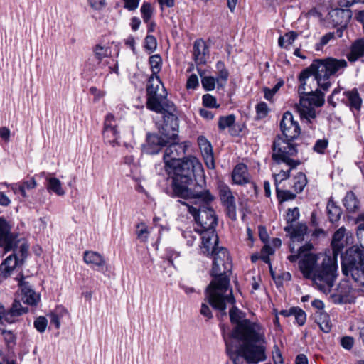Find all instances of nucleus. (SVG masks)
Segmentation results:
<instances>
[{
	"label": "nucleus",
	"instance_id": "obj_45",
	"mask_svg": "<svg viewBox=\"0 0 364 364\" xmlns=\"http://www.w3.org/2000/svg\"><path fill=\"white\" fill-rule=\"evenodd\" d=\"M303 107V109L300 112L301 118L305 119L309 122H311V119H314L316 118V109L310 105L306 104L301 105Z\"/></svg>",
	"mask_w": 364,
	"mask_h": 364
},
{
	"label": "nucleus",
	"instance_id": "obj_20",
	"mask_svg": "<svg viewBox=\"0 0 364 364\" xmlns=\"http://www.w3.org/2000/svg\"><path fill=\"white\" fill-rule=\"evenodd\" d=\"M84 262L97 271H102L106 264L104 257L95 251L87 250L83 254Z\"/></svg>",
	"mask_w": 364,
	"mask_h": 364
},
{
	"label": "nucleus",
	"instance_id": "obj_38",
	"mask_svg": "<svg viewBox=\"0 0 364 364\" xmlns=\"http://www.w3.org/2000/svg\"><path fill=\"white\" fill-rule=\"evenodd\" d=\"M103 138L106 143L109 144L112 146L118 144V139L119 138V133L117 128H112L107 130H103Z\"/></svg>",
	"mask_w": 364,
	"mask_h": 364
},
{
	"label": "nucleus",
	"instance_id": "obj_7",
	"mask_svg": "<svg viewBox=\"0 0 364 364\" xmlns=\"http://www.w3.org/2000/svg\"><path fill=\"white\" fill-rule=\"evenodd\" d=\"M279 129L281 134H277L272 142V149L275 146H287L288 145L297 144L295 141L301 134V127L297 120H295L290 111H286L282 114L279 122Z\"/></svg>",
	"mask_w": 364,
	"mask_h": 364
},
{
	"label": "nucleus",
	"instance_id": "obj_15",
	"mask_svg": "<svg viewBox=\"0 0 364 364\" xmlns=\"http://www.w3.org/2000/svg\"><path fill=\"white\" fill-rule=\"evenodd\" d=\"M318 255L309 252L299 259L298 265L303 277L308 279H315V272L318 265Z\"/></svg>",
	"mask_w": 364,
	"mask_h": 364
},
{
	"label": "nucleus",
	"instance_id": "obj_43",
	"mask_svg": "<svg viewBox=\"0 0 364 364\" xmlns=\"http://www.w3.org/2000/svg\"><path fill=\"white\" fill-rule=\"evenodd\" d=\"M331 247L332 250V255L325 256L330 257L333 261L337 262L338 255H341V254L343 253V250L345 247L344 242H331Z\"/></svg>",
	"mask_w": 364,
	"mask_h": 364
},
{
	"label": "nucleus",
	"instance_id": "obj_58",
	"mask_svg": "<svg viewBox=\"0 0 364 364\" xmlns=\"http://www.w3.org/2000/svg\"><path fill=\"white\" fill-rule=\"evenodd\" d=\"M313 77L317 84V88L316 90H320L325 93V92H327L332 85V83L329 80H324V78L321 77L318 80V77H317V76Z\"/></svg>",
	"mask_w": 364,
	"mask_h": 364
},
{
	"label": "nucleus",
	"instance_id": "obj_64",
	"mask_svg": "<svg viewBox=\"0 0 364 364\" xmlns=\"http://www.w3.org/2000/svg\"><path fill=\"white\" fill-rule=\"evenodd\" d=\"M115 123V117L112 113H108L105 119L104 129L107 130L117 127Z\"/></svg>",
	"mask_w": 364,
	"mask_h": 364
},
{
	"label": "nucleus",
	"instance_id": "obj_62",
	"mask_svg": "<svg viewBox=\"0 0 364 364\" xmlns=\"http://www.w3.org/2000/svg\"><path fill=\"white\" fill-rule=\"evenodd\" d=\"M290 176L291 171L289 170V168L287 171L281 170L277 174H275L274 176L276 187L278 186L279 183H281L283 181L289 178Z\"/></svg>",
	"mask_w": 364,
	"mask_h": 364
},
{
	"label": "nucleus",
	"instance_id": "obj_61",
	"mask_svg": "<svg viewBox=\"0 0 364 364\" xmlns=\"http://www.w3.org/2000/svg\"><path fill=\"white\" fill-rule=\"evenodd\" d=\"M203 105L206 107H218L216 98L210 94H205L202 97Z\"/></svg>",
	"mask_w": 364,
	"mask_h": 364
},
{
	"label": "nucleus",
	"instance_id": "obj_60",
	"mask_svg": "<svg viewBox=\"0 0 364 364\" xmlns=\"http://www.w3.org/2000/svg\"><path fill=\"white\" fill-rule=\"evenodd\" d=\"M354 338L350 336H343L340 340L341 346L346 350H350L354 346Z\"/></svg>",
	"mask_w": 364,
	"mask_h": 364
},
{
	"label": "nucleus",
	"instance_id": "obj_36",
	"mask_svg": "<svg viewBox=\"0 0 364 364\" xmlns=\"http://www.w3.org/2000/svg\"><path fill=\"white\" fill-rule=\"evenodd\" d=\"M216 71L218 74L217 77V83L219 87H223L224 85L226 83L228 77H229V73L228 70L225 68V65L223 62L218 61L216 63Z\"/></svg>",
	"mask_w": 364,
	"mask_h": 364
},
{
	"label": "nucleus",
	"instance_id": "obj_39",
	"mask_svg": "<svg viewBox=\"0 0 364 364\" xmlns=\"http://www.w3.org/2000/svg\"><path fill=\"white\" fill-rule=\"evenodd\" d=\"M46 181L48 182L47 188L49 191H52L58 196H63L65 194V191L62 188V183L59 179L52 177L47 178Z\"/></svg>",
	"mask_w": 364,
	"mask_h": 364
},
{
	"label": "nucleus",
	"instance_id": "obj_4",
	"mask_svg": "<svg viewBox=\"0 0 364 364\" xmlns=\"http://www.w3.org/2000/svg\"><path fill=\"white\" fill-rule=\"evenodd\" d=\"M342 274L351 278L360 287H364V247L353 245L341 256Z\"/></svg>",
	"mask_w": 364,
	"mask_h": 364
},
{
	"label": "nucleus",
	"instance_id": "obj_52",
	"mask_svg": "<svg viewBox=\"0 0 364 364\" xmlns=\"http://www.w3.org/2000/svg\"><path fill=\"white\" fill-rule=\"evenodd\" d=\"M1 333L8 348H12L15 346L16 337L11 331L2 329Z\"/></svg>",
	"mask_w": 364,
	"mask_h": 364
},
{
	"label": "nucleus",
	"instance_id": "obj_31",
	"mask_svg": "<svg viewBox=\"0 0 364 364\" xmlns=\"http://www.w3.org/2000/svg\"><path fill=\"white\" fill-rule=\"evenodd\" d=\"M343 204L348 213H355L359 208L360 202L355 194L350 191L343 199Z\"/></svg>",
	"mask_w": 364,
	"mask_h": 364
},
{
	"label": "nucleus",
	"instance_id": "obj_30",
	"mask_svg": "<svg viewBox=\"0 0 364 364\" xmlns=\"http://www.w3.org/2000/svg\"><path fill=\"white\" fill-rule=\"evenodd\" d=\"M267 343L265 328L259 323L252 321V343Z\"/></svg>",
	"mask_w": 364,
	"mask_h": 364
},
{
	"label": "nucleus",
	"instance_id": "obj_24",
	"mask_svg": "<svg viewBox=\"0 0 364 364\" xmlns=\"http://www.w3.org/2000/svg\"><path fill=\"white\" fill-rule=\"evenodd\" d=\"M363 57H364V38H360L351 44L346 58L349 62L354 63Z\"/></svg>",
	"mask_w": 364,
	"mask_h": 364
},
{
	"label": "nucleus",
	"instance_id": "obj_3",
	"mask_svg": "<svg viewBox=\"0 0 364 364\" xmlns=\"http://www.w3.org/2000/svg\"><path fill=\"white\" fill-rule=\"evenodd\" d=\"M166 166L172 169V181L173 193L177 188L189 185L196 175L202 174L203 168L201 163L194 156L184 158L178 161L168 162Z\"/></svg>",
	"mask_w": 364,
	"mask_h": 364
},
{
	"label": "nucleus",
	"instance_id": "obj_27",
	"mask_svg": "<svg viewBox=\"0 0 364 364\" xmlns=\"http://www.w3.org/2000/svg\"><path fill=\"white\" fill-rule=\"evenodd\" d=\"M326 212L328 220L331 223L338 222L343 213L341 208L336 204L332 198H330L327 203Z\"/></svg>",
	"mask_w": 364,
	"mask_h": 364
},
{
	"label": "nucleus",
	"instance_id": "obj_56",
	"mask_svg": "<svg viewBox=\"0 0 364 364\" xmlns=\"http://www.w3.org/2000/svg\"><path fill=\"white\" fill-rule=\"evenodd\" d=\"M48 320L44 316H39L34 321L33 326L39 333H43L47 327Z\"/></svg>",
	"mask_w": 364,
	"mask_h": 364
},
{
	"label": "nucleus",
	"instance_id": "obj_44",
	"mask_svg": "<svg viewBox=\"0 0 364 364\" xmlns=\"http://www.w3.org/2000/svg\"><path fill=\"white\" fill-rule=\"evenodd\" d=\"M16 186H18L17 190L21 194V196L23 197H26V188L29 190V189H33V188H36V180L34 179V178L31 177L26 181H23L19 183Z\"/></svg>",
	"mask_w": 364,
	"mask_h": 364
},
{
	"label": "nucleus",
	"instance_id": "obj_35",
	"mask_svg": "<svg viewBox=\"0 0 364 364\" xmlns=\"http://www.w3.org/2000/svg\"><path fill=\"white\" fill-rule=\"evenodd\" d=\"M298 36L299 34L294 31L287 32L284 36L279 37L278 45L282 48L289 50V46L293 44Z\"/></svg>",
	"mask_w": 364,
	"mask_h": 364
},
{
	"label": "nucleus",
	"instance_id": "obj_18",
	"mask_svg": "<svg viewBox=\"0 0 364 364\" xmlns=\"http://www.w3.org/2000/svg\"><path fill=\"white\" fill-rule=\"evenodd\" d=\"M202 245L201 250L204 255H213L215 250H220L218 246L219 239L215 231L200 233Z\"/></svg>",
	"mask_w": 364,
	"mask_h": 364
},
{
	"label": "nucleus",
	"instance_id": "obj_32",
	"mask_svg": "<svg viewBox=\"0 0 364 364\" xmlns=\"http://www.w3.org/2000/svg\"><path fill=\"white\" fill-rule=\"evenodd\" d=\"M291 188L296 193H300L307 185L308 180L306 174L300 171L293 176Z\"/></svg>",
	"mask_w": 364,
	"mask_h": 364
},
{
	"label": "nucleus",
	"instance_id": "obj_16",
	"mask_svg": "<svg viewBox=\"0 0 364 364\" xmlns=\"http://www.w3.org/2000/svg\"><path fill=\"white\" fill-rule=\"evenodd\" d=\"M163 114L164 125L162 127V134L166 138L178 137V129L179 127L178 118L176 114V107L174 110H165Z\"/></svg>",
	"mask_w": 364,
	"mask_h": 364
},
{
	"label": "nucleus",
	"instance_id": "obj_53",
	"mask_svg": "<svg viewBox=\"0 0 364 364\" xmlns=\"http://www.w3.org/2000/svg\"><path fill=\"white\" fill-rule=\"evenodd\" d=\"M157 47L156 38L152 35H147L144 39V48L150 53L155 51Z\"/></svg>",
	"mask_w": 364,
	"mask_h": 364
},
{
	"label": "nucleus",
	"instance_id": "obj_29",
	"mask_svg": "<svg viewBox=\"0 0 364 364\" xmlns=\"http://www.w3.org/2000/svg\"><path fill=\"white\" fill-rule=\"evenodd\" d=\"M315 322L323 333H329L331 330L330 316L325 311H316Z\"/></svg>",
	"mask_w": 364,
	"mask_h": 364
},
{
	"label": "nucleus",
	"instance_id": "obj_25",
	"mask_svg": "<svg viewBox=\"0 0 364 364\" xmlns=\"http://www.w3.org/2000/svg\"><path fill=\"white\" fill-rule=\"evenodd\" d=\"M267 343H252V364L264 362L267 359Z\"/></svg>",
	"mask_w": 364,
	"mask_h": 364
},
{
	"label": "nucleus",
	"instance_id": "obj_5",
	"mask_svg": "<svg viewBox=\"0 0 364 364\" xmlns=\"http://www.w3.org/2000/svg\"><path fill=\"white\" fill-rule=\"evenodd\" d=\"M348 66L344 59H337L333 57L323 58H315L311 65L303 69L300 73L301 80H308L311 76H317L324 80H330L331 76H335L340 70H343Z\"/></svg>",
	"mask_w": 364,
	"mask_h": 364
},
{
	"label": "nucleus",
	"instance_id": "obj_26",
	"mask_svg": "<svg viewBox=\"0 0 364 364\" xmlns=\"http://www.w3.org/2000/svg\"><path fill=\"white\" fill-rule=\"evenodd\" d=\"M307 226L305 224L299 223L296 226L293 225H287L284 228V230L288 233L291 239L297 240H303L304 235L307 232Z\"/></svg>",
	"mask_w": 364,
	"mask_h": 364
},
{
	"label": "nucleus",
	"instance_id": "obj_59",
	"mask_svg": "<svg viewBox=\"0 0 364 364\" xmlns=\"http://www.w3.org/2000/svg\"><path fill=\"white\" fill-rule=\"evenodd\" d=\"M137 229H139L136 231L138 239L141 242H146L149 235L147 227L144 223H141L137 225Z\"/></svg>",
	"mask_w": 364,
	"mask_h": 364
},
{
	"label": "nucleus",
	"instance_id": "obj_6",
	"mask_svg": "<svg viewBox=\"0 0 364 364\" xmlns=\"http://www.w3.org/2000/svg\"><path fill=\"white\" fill-rule=\"evenodd\" d=\"M146 108L156 113L174 110L175 105L167 98V92L161 80L153 82L149 77L146 85Z\"/></svg>",
	"mask_w": 364,
	"mask_h": 364
},
{
	"label": "nucleus",
	"instance_id": "obj_54",
	"mask_svg": "<svg viewBox=\"0 0 364 364\" xmlns=\"http://www.w3.org/2000/svg\"><path fill=\"white\" fill-rule=\"evenodd\" d=\"M217 78L211 76H205L201 80L202 86L205 90L208 91L214 90Z\"/></svg>",
	"mask_w": 364,
	"mask_h": 364
},
{
	"label": "nucleus",
	"instance_id": "obj_8",
	"mask_svg": "<svg viewBox=\"0 0 364 364\" xmlns=\"http://www.w3.org/2000/svg\"><path fill=\"white\" fill-rule=\"evenodd\" d=\"M187 207L188 211L194 217L197 224L195 230L200 234L212 231H215V227L218 225V218L214 209L211 207V203L200 205L195 207L184 203Z\"/></svg>",
	"mask_w": 364,
	"mask_h": 364
},
{
	"label": "nucleus",
	"instance_id": "obj_10",
	"mask_svg": "<svg viewBox=\"0 0 364 364\" xmlns=\"http://www.w3.org/2000/svg\"><path fill=\"white\" fill-rule=\"evenodd\" d=\"M298 144L296 145H287V146H281L272 149V159L277 164H284L289 166V170L291 171L295 169L298 166L301 164L299 159H294L293 158L298 154Z\"/></svg>",
	"mask_w": 364,
	"mask_h": 364
},
{
	"label": "nucleus",
	"instance_id": "obj_9",
	"mask_svg": "<svg viewBox=\"0 0 364 364\" xmlns=\"http://www.w3.org/2000/svg\"><path fill=\"white\" fill-rule=\"evenodd\" d=\"M174 194L181 198L194 200L195 207L211 203L215 200V196L210 191L199 184L195 185L193 188H190L188 185H186L181 188H177V191Z\"/></svg>",
	"mask_w": 364,
	"mask_h": 364
},
{
	"label": "nucleus",
	"instance_id": "obj_1",
	"mask_svg": "<svg viewBox=\"0 0 364 364\" xmlns=\"http://www.w3.org/2000/svg\"><path fill=\"white\" fill-rule=\"evenodd\" d=\"M213 258V267L210 272L213 277L205 291L206 297L213 308L219 311L218 317L222 319L227 316L225 311L228 304L235 302L232 290L230 288V276L232 274V263L228 250L225 247L215 250Z\"/></svg>",
	"mask_w": 364,
	"mask_h": 364
},
{
	"label": "nucleus",
	"instance_id": "obj_21",
	"mask_svg": "<svg viewBox=\"0 0 364 364\" xmlns=\"http://www.w3.org/2000/svg\"><path fill=\"white\" fill-rule=\"evenodd\" d=\"M348 102L346 105L349 107L350 111L360 112L362 107L363 100L357 88H353L343 92Z\"/></svg>",
	"mask_w": 364,
	"mask_h": 364
},
{
	"label": "nucleus",
	"instance_id": "obj_42",
	"mask_svg": "<svg viewBox=\"0 0 364 364\" xmlns=\"http://www.w3.org/2000/svg\"><path fill=\"white\" fill-rule=\"evenodd\" d=\"M276 193L279 203L293 200L296 198L297 194L295 192L293 193L289 190H280L278 186L276 187Z\"/></svg>",
	"mask_w": 364,
	"mask_h": 364
},
{
	"label": "nucleus",
	"instance_id": "obj_50",
	"mask_svg": "<svg viewBox=\"0 0 364 364\" xmlns=\"http://www.w3.org/2000/svg\"><path fill=\"white\" fill-rule=\"evenodd\" d=\"M293 316H295L296 323L299 326H303L305 324L306 321V314L302 309L299 306H295Z\"/></svg>",
	"mask_w": 364,
	"mask_h": 364
},
{
	"label": "nucleus",
	"instance_id": "obj_17",
	"mask_svg": "<svg viewBox=\"0 0 364 364\" xmlns=\"http://www.w3.org/2000/svg\"><path fill=\"white\" fill-rule=\"evenodd\" d=\"M169 139L164 135L156 134H148L146 136V144L144 146L145 151L149 154H158L163 147L166 146L169 143Z\"/></svg>",
	"mask_w": 364,
	"mask_h": 364
},
{
	"label": "nucleus",
	"instance_id": "obj_48",
	"mask_svg": "<svg viewBox=\"0 0 364 364\" xmlns=\"http://www.w3.org/2000/svg\"><path fill=\"white\" fill-rule=\"evenodd\" d=\"M274 253V249L268 244L264 243V245L261 250L260 252V259L265 264H270V258L269 256Z\"/></svg>",
	"mask_w": 364,
	"mask_h": 364
},
{
	"label": "nucleus",
	"instance_id": "obj_41",
	"mask_svg": "<svg viewBox=\"0 0 364 364\" xmlns=\"http://www.w3.org/2000/svg\"><path fill=\"white\" fill-rule=\"evenodd\" d=\"M256 115L255 120L258 121L264 119L269 112V108L265 102H260L255 106Z\"/></svg>",
	"mask_w": 364,
	"mask_h": 364
},
{
	"label": "nucleus",
	"instance_id": "obj_55",
	"mask_svg": "<svg viewBox=\"0 0 364 364\" xmlns=\"http://www.w3.org/2000/svg\"><path fill=\"white\" fill-rule=\"evenodd\" d=\"M9 310H10L11 313L15 314L16 316H20L28 311V308L23 307L19 301L14 300L11 307Z\"/></svg>",
	"mask_w": 364,
	"mask_h": 364
},
{
	"label": "nucleus",
	"instance_id": "obj_51",
	"mask_svg": "<svg viewBox=\"0 0 364 364\" xmlns=\"http://www.w3.org/2000/svg\"><path fill=\"white\" fill-rule=\"evenodd\" d=\"M335 38L334 32H328L323 35L318 43L315 45V49L317 51L321 50L323 48L326 46L331 40Z\"/></svg>",
	"mask_w": 364,
	"mask_h": 364
},
{
	"label": "nucleus",
	"instance_id": "obj_2",
	"mask_svg": "<svg viewBox=\"0 0 364 364\" xmlns=\"http://www.w3.org/2000/svg\"><path fill=\"white\" fill-rule=\"evenodd\" d=\"M229 315L235 326L228 338L224 336L228 355L233 364H250V320L235 306L230 309Z\"/></svg>",
	"mask_w": 364,
	"mask_h": 364
},
{
	"label": "nucleus",
	"instance_id": "obj_28",
	"mask_svg": "<svg viewBox=\"0 0 364 364\" xmlns=\"http://www.w3.org/2000/svg\"><path fill=\"white\" fill-rule=\"evenodd\" d=\"M149 64L151 71V75L149 77H152L153 82L161 80L158 75L162 68V58L161 55L159 54L151 55L149 58Z\"/></svg>",
	"mask_w": 364,
	"mask_h": 364
},
{
	"label": "nucleus",
	"instance_id": "obj_13",
	"mask_svg": "<svg viewBox=\"0 0 364 364\" xmlns=\"http://www.w3.org/2000/svg\"><path fill=\"white\" fill-rule=\"evenodd\" d=\"M16 246V235L11 232V225L4 218L0 217V247L7 252Z\"/></svg>",
	"mask_w": 364,
	"mask_h": 364
},
{
	"label": "nucleus",
	"instance_id": "obj_47",
	"mask_svg": "<svg viewBox=\"0 0 364 364\" xmlns=\"http://www.w3.org/2000/svg\"><path fill=\"white\" fill-rule=\"evenodd\" d=\"M235 121V117L233 114L220 117L218 121V128L220 130H224L228 127L230 128L234 125Z\"/></svg>",
	"mask_w": 364,
	"mask_h": 364
},
{
	"label": "nucleus",
	"instance_id": "obj_22",
	"mask_svg": "<svg viewBox=\"0 0 364 364\" xmlns=\"http://www.w3.org/2000/svg\"><path fill=\"white\" fill-rule=\"evenodd\" d=\"M193 55V59L197 64H204L206 62L208 48L203 40L197 39L194 42Z\"/></svg>",
	"mask_w": 364,
	"mask_h": 364
},
{
	"label": "nucleus",
	"instance_id": "obj_14",
	"mask_svg": "<svg viewBox=\"0 0 364 364\" xmlns=\"http://www.w3.org/2000/svg\"><path fill=\"white\" fill-rule=\"evenodd\" d=\"M177 140L178 137L169 139V143L166 146L164 154V161L166 166L169 165L168 162L181 160L179 157L185 154L188 146L186 141L179 143Z\"/></svg>",
	"mask_w": 364,
	"mask_h": 364
},
{
	"label": "nucleus",
	"instance_id": "obj_49",
	"mask_svg": "<svg viewBox=\"0 0 364 364\" xmlns=\"http://www.w3.org/2000/svg\"><path fill=\"white\" fill-rule=\"evenodd\" d=\"M141 13L144 21L148 23L152 16L153 10L150 3L144 2L141 7Z\"/></svg>",
	"mask_w": 364,
	"mask_h": 364
},
{
	"label": "nucleus",
	"instance_id": "obj_46",
	"mask_svg": "<svg viewBox=\"0 0 364 364\" xmlns=\"http://www.w3.org/2000/svg\"><path fill=\"white\" fill-rule=\"evenodd\" d=\"M300 216L299 209L298 207L294 208H288L284 216V219L287 225H292V223L296 221Z\"/></svg>",
	"mask_w": 364,
	"mask_h": 364
},
{
	"label": "nucleus",
	"instance_id": "obj_40",
	"mask_svg": "<svg viewBox=\"0 0 364 364\" xmlns=\"http://www.w3.org/2000/svg\"><path fill=\"white\" fill-rule=\"evenodd\" d=\"M109 48L102 46L100 44L93 48L94 58L98 65H101L104 58L108 57Z\"/></svg>",
	"mask_w": 364,
	"mask_h": 364
},
{
	"label": "nucleus",
	"instance_id": "obj_57",
	"mask_svg": "<svg viewBox=\"0 0 364 364\" xmlns=\"http://www.w3.org/2000/svg\"><path fill=\"white\" fill-rule=\"evenodd\" d=\"M328 145V141L327 139H318L313 147V150L318 154H323Z\"/></svg>",
	"mask_w": 364,
	"mask_h": 364
},
{
	"label": "nucleus",
	"instance_id": "obj_11",
	"mask_svg": "<svg viewBox=\"0 0 364 364\" xmlns=\"http://www.w3.org/2000/svg\"><path fill=\"white\" fill-rule=\"evenodd\" d=\"M338 262L333 261L330 257L324 256L321 264L318 263L314 282H319L332 287L338 276Z\"/></svg>",
	"mask_w": 364,
	"mask_h": 364
},
{
	"label": "nucleus",
	"instance_id": "obj_23",
	"mask_svg": "<svg viewBox=\"0 0 364 364\" xmlns=\"http://www.w3.org/2000/svg\"><path fill=\"white\" fill-rule=\"evenodd\" d=\"M232 179L235 184L243 185L248 183L250 178L247 166L243 163L236 165L232 173Z\"/></svg>",
	"mask_w": 364,
	"mask_h": 364
},
{
	"label": "nucleus",
	"instance_id": "obj_33",
	"mask_svg": "<svg viewBox=\"0 0 364 364\" xmlns=\"http://www.w3.org/2000/svg\"><path fill=\"white\" fill-rule=\"evenodd\" d=\"M333 21L337 25H346L351 17L350 11L343 9H336L331 13Z\"/></svg>",
	"mask_w": 364,
	"mask_h": 364
},
{
	"label": "nucleus",
	"instance_id": "obj_12",
	"mask_svg": "<svg viewBox=\"0 0 364 364\" xmlns=\"http://www.w3.org/2000/svg\"><path fill=\"white\" fill-rule=\"evenodd\" d=\"M306 80H301L300 75H298V81L299 85L298 87V93L301 105H308L315 106L316 107H322L325 103V93L320 90H307Z\"/></svg>",
	"mask_w": 364,
	"mask_h": 364
},
{
	"label": "nucleus",
	"instance_id": "obj_34",
	"mask_svg": "<svg viewBox=\"0 0 364 364\" xmlns=\"http://www.w3.org/2000/svg\"><path fill=\"white\" fill-rule=\"evenodd\" d=\"M205 164L208 168H215V160L213 156V147L211 144H208L200 148Z\"/></svg>",
	"mask_w": 364,
	"mask_h": 364
},
{
	"label": "nucleus",
	"instance_id": "obj_63",
	"mask_svg": "<svg viewBox=\"0 0 364 364\" xmlns=\"http://www.w3.org/2000/svg\"><path fill=\"white\" fill-rule=\"evenodd\" d=\"M3 262L5 263L6 264L9 265L11 268L14 269L15 267L22 262L17 257L16 254H12L7 257L6 259Z\"/></svg>",
	"mask_w": 364,
	"mask_h": 364
},
{
	"label": "nucleus",
	"instance_id": "obj_19",
	"mask_svg": "<svg viewBox=\"0 0 364 364\" xmlns=\"http://www.w3.org/2000/svg\"><path fill=\"white\" fill-rule=\"evenodd\" d=\"M18 287L21 291L23 303L31 306H36L40 301V296L36 293L31 284L26 282L24 278H22L18 282Z\"/></svg>",
	"mask_w": 364,
	"mask_h": 364
},
{
	"label": "nucleus",
	"instance_id": "obj_37",
	"mask_svg": "<svg viewBox=\"0 0 364 364\" xmlns=\"http://www.w3.org/2000/svg\"><path fill=\"white\" fill-rule=\"evenodd\" d=\"M219 195L223 205L235 202V198L230 188L225 183H220L218 187Z\"/></svg>",
	"mask_w": 364,
	"mask_h": 364
}]
</instances>
